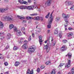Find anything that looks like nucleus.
<instances>
[{
    "instance_id": "obj_47",
    "label": "nucleus",
    "mask_w": 74,
    "mask_h": 74,
    "mask_svg": "<svg viewBox=\"0 0 74 74\" xmlns=\"http://www.w3.org/2000/svg\"><path fill=\"white\" fill-rule=\"evenodd\" d=\"M58 31L55 30L54 32V33L55 34H58Z\"/></svg>"
},
{
    "instance_id": "obj_6",
    "label": "nucleus",
    "mask_w": 74,
    "mask_h": 74,
    "mask_svg": "<svg viewBox=\"0 0 74 74\" xmlns=\"http://www.w3.org/2000/svg\"><path fill=\"white\" fill-rule=\"evenodd\" d=\"M73 2H72L67 1H65L64 3L66 5H73Z\"/></svg>"
},
{
    "instance_id": "obj_37",
    "label": "nucleus",
    "mask_w": 74,
    "mask_h": 74,
    "mask_svg": "<svg viewBox=\"0 0 74 74\" xmlns=\"http://www.w3.org/2000/svg\"><path fill=\"white\" fill-rule=\"evenodd\" d=\"M3 35H4V32H0V37L2 36H3Z\"/></svg>"
},
{
    "instance_id": "obj_2",
    "label": "nucleus",
    "mask_w": 74,
    "mask_h": 74,
    "mask_svg": "<svg viewBox=\"0 0 74 74\" xmlns=\"http://www.w3.org/2000/svg\"><path fill=\"white\" fill-rule=\"evenodd\" d=\"M35 49H36V47L34 45H32L28 49L27 52L29 53H32L34 52Z\"/></svg>"
},
{
    "instance_id": "obj_40",
    "label": "nucleus",
    "mask_w": 74,
    "mask_h": 74,
    "mask_svg": "<svg viewBox=\"0 0 74 74\" xmlns=\"http://www.w3.org/2000/svg\"><path fill=\"white\" fill-rule=\"evenodd\" d=\"M62 42L63 43H66L67 42V41L66 40H62Z\"/></svg>"
},
{
    "instance_id": "obj_18",
    "label": "nucleus",
    "mask_w": 74,
    "mask_h": 74,
    "mask_svg": "<svg viewBox=\"0 0 74 74\" xmlns=\"http://www.w3.org/2000/svg\"><path fill=\"white\" fill-rule=\"evenodd\" d=\"M35 6L36 7H35L36 8V9L39 11H40V8H38V5H35Z\"/></svg>"
},
{
    "instance_id": "obj_29",
    "label": "nucleus",
    "mask_w": 74,
    "mask_h": 74,
    "mask_svg": "<svg viewBox=\"0 0 74 74\" xmlns=\"http://www.w3.org/2000/svg\"><path fill=\"white\" fill-rule=\"evenodd\" d=\"M56 74V72L55 70H53L51 71V74Z\"/></svg>"
},
{
    "instance_id": "obj_39",
    "label": "nucleus",
    "mask_w": 74,
    "mask_h": 74,
    "mask_svg": "<svg viewBox=\"0 0 74 74\" xmlns=\"http://www.w3.org/2000/svg\"><path fill=\"white\" fill-rule=\"evenodd\" d=\"M70 17V15H66L65 16V18H69Z\"/></svg>"
},
{
    "instance_id": "obj_33",
    "label": "nucleus",
    "mask_w": 74,
    "mask_h": 74,
    "mask_svg": "<svg viewBox=\"0 0 74 74\" xmlns=\"http://www.w3.org/2000/svg\"><path fill=\"white\" fill-rule=\"evenodd\" d=\"M17 49H18V48L17 47H14L13 48L14 50L15 51H16L17 50Z\"/></svg>"
},
{
    "instance_id": "obj_58",
    "label": "nucleus",
    "mask_w": 74,
    "mask_h": 74,
    "mask_svg": "<svg viewBox=\"0 0 74 74\" xmlns=\"http://www.w3.org/2000/svg\"><path fill=\"white\" fill-rule=\"evenodd\" d=\"M24 42H25L26 44H27V41L26 40H25L24 41Z\"/></svg>"
},
{
    "instance_id": "obj_3",
    "label": "nucleus",
    "mask_w": 74,
    "mask_h": 74,
    "mask_svg": "<svg viewBox=\"0 0 74 74\" xmlns=\"http://www.w3.org/2000/svg\"><path fill=\"white\" fill-rule=\"evenodd\" d=\"M3 21H10L13 20V17L12 16H6L3 18Z\"/></svg>"
},
{
    "instance_id": "obj_51",
    "label": "nucleus",
    "mask_w": 74,
    "mask_h": 74,
    "mask_svg": "<svg viewBox=\"0 0 74 74\" xmlns=\"http://www.w3.org/2000/svg\"><path fill=\"white\" fill-rule=\"evenodd\" d=\"M23 4H27V2L26 1H24L23 2Z\"/></svg>"
},
{
    "instance_id": "obj_13",
    "label": "nucleus",
    "mask_w": 74,
    "mask_h": 74,
    "mask_svg": "<svg viewBox=\"0 0 74 74\" xmlns=\"http://www.w3.org/2000/svg\"><path fill=\"white\" fill-rule=\"evenodd\" d=\"M72 54L70 53H69L67 55H66V56H68L69 58L70 59L71 58Z\"/></svg>"
},
{
    "instance_id": "obj_28",
    "label": "nucleus",
    "mask_w": 74,
    "mask_h": 74,
    "mask_svg": "<svg viewBox=\"0 0 74 74\" xmlns=\"http://www.w3.org/2000/svg\"><path fill=\"white\" fill-rule=\"evenodd\" d=\"M44 17H40L39 18V20H40L41 21H44Z\"/></svg>"
},
{
    "instance_id": "obj_38",
    "label": "nucleus",
    "mask_w": 74,
    "mask_h": 74,
    "mask_svg": "<svg viewBox=\"0 0 74 74\" xmlns=\"http://www.w3.org/2000/svg\"><path fill=\"white\" fill-rule=\"evenodd\" d=\"M40 68L42 69H43L45 68V66L44 65H42L41 66Z\"/></svg>"
},
{
    "instance_id": "obj_16",
    "label": "nucleus",
    "mask_w": 74,
    "mask_h": 74,
    "mask_svg": "<svg viewBox=\"0 0 74 74\" xmlns=\"http://www.w3.org/2000/svg\"><path fill=\"white\" fill-rule=\"evenodd\" d=\"M73 35V33L71 32H70L68 34V37H70L72 36Z\"/></svg>"
},
{
    "instance_id": "obj_34",
    "label": "nucleus",
    "mask_w": 74,
    "mask_h": 74,
    "mask_svg": "<svg viewBox=\"0 0 74 74\" xmlns=\"http://www.w3.org/2000/svg\"><path fill=\"white\" fill-rule=\"evenodd\" d=\"M21 30L22 32H23L25 30V28L24 27H22L21 28Z\"/></svg>"
},
{
    "instance_id": "obj_48",
    "label": "nucleus",
    "mask_w": 74,
    "mask_h": 74,
    "mask_svg": "<svg viewBox=\"0 0 74 74\" xmlns=\"http://www.w3.org/2000/svg\"><path fill=\"white\" fill-rule=\"evenodd\" d=\"M37 71L38 73H39L40 71V68H38L37 69Z\"/></svg>"
},
{
    "instance_id": "obj_26",
    "label": "nucleus",
    "mask_w": 74,
    "mask_h": 74,
    "mask_svg": "<svg viewBox=\"0 0 74 74\" xmlns=\"http://www.w3.org/2000/svg\"><path fill=\"white\" fill-rule=\"evenodd\" d=\"M49 15H50V13L49 12L47 14L45 18H49Z\"/></svg>"
},
{
    "instance_id": "obj_12",
    "label": "nucleus",
    "mask_w": 74,
    "mask_h": 74,
    "mask_svg": "<svg viewBox=\"0 0 74 74\" xmlns=\"http://www.w3.org/2000/svg\"><path fill=\"white\" fill-rule=\"evenodd\" d=\"M19 8L21 9V10H24L25 9H26V6L25 5L21 6L19 7Z\"/></svg>"
},
{
    "instance_id": "obj_44",
    "label": "nucleus",
    "mask_w": 74,
    "mask_h": 74,
    "mask_svg": "<svg viewBox=\"0 0 74 74\" xmlns=\"http://www.w3.org/2000/svg\"><path fill=\"white\" fill-rule=\"evenodd\" d=\"M31 40H32V37H31V36H29L28 38V40L29 41H30Z\"/></svg>"
},
{
    "instance_id": "obj_14",
    "label": "nucleus",
    "mask_w": 74,
    "mask_h": 74,
    "mask_svg": "<svg viewBox=\"0 0 74 74\" xmlns=\"http://www.w3.org/2000/svg\"><path fill=\"white\" fill-rule=\"evenodd\" d=\"M16 34L18 36H22V33L20 31H17Z\"/></svg>"
},
{
    "instance_id": "obj_64",
    "label": "nucleus",
    "mask_w": 74,
    "mask_h": 74,
    "mask_svg": "<svg viewBox=\"0 0 74 74\" xmlns=\"http://www.w3.org/2000/svg\"><path fill=\"white\" fill-rule=\"evenodd\" d=\"M34 4H35V5H36V4H37V3H36V2H34Z\"/></svg>"
},
{
    "instance_id": "obj_15",
    "label": "nucleus",
    "mask_w": 74,
    "mask_h": 74,
    "mask_svg": "<svg viewBox=\"0 0 74 74\" xmlns=\"http://www.w3.org/2000/svg\"><path fill=\"white\" fill-rule=\"evenodd\" d=\"M22 47L24 49H26L27 48V45H26V44H24L23 45Z\"/></svg>"
},
{
    "instance_id": "obj_54",
    "label": "nucleus",
    "mask_w": 74,
    "mask_h": 74,
    "mask_svg": "<svg viewBox=\"0 0 74 74\" xmlns=\"http://www.w3.org/2000/svg\"><path fill=\"white\" fill-rule=\"evenodd\" d=\"M55 44H56V42L54 41L53 44V46H55Z\"/></svg>"
},
{
    "instance_id": "obj_19",
    "label": "nucleus",
    "mask_w": 74,
    "mask_h": 74,
    "mask_svg": "<svg viewBox=\"0 0 74 74\" xmlns=\"http://www.w3.org/2000/svg\"><path fill=\"white\" fill-rule=\"evenodd\" d=\"M0 26H1V29H3V23L1 21H0Z\"/></svg>"
},
{
    "instance_id": "obj_1",
    "label": "nucleus",
    "mask_w": 74,
    "mask_h": 74,
    "mask_svg": "<svg viewBox=\"0 0 74 74\" xmlns=\"http://www.w3.org/2000/svg\"><path fill=\"white\" fill-rule=\"evenodd\" d=\"M53 18L52 16V13H51L49 17V23H48V25H47V28L48 29H50L51 28V25L53 21Z\"/></svg>"
},
{
    "instance_id": "obj_21",
    "label": "nucleus",
    "mask_w": 74,
    "mask_h": 74,
    "mask_svg": "<svg viewBox=\"0 0 74 74\" xmlns=\"http://www.w3.org/2000/svg\"><path fill=\"white\" fill-rule=\"evenodd\" d=\"M24 38H20V41L19 42V43H20V42H23V41L24 40Z\"/></svg>"
},
{
    "instance_id": "obj_24",
    "label": "nucleus",
    "mask_w": 74,
    "mask_h": 74,
    "mask_svg": "<svg viewBox=\"0 0 74 74\" xmlns=\"http://www.w3.org/2000/svg\"><path fill=\"white\" fill-rule=\"evenodd\" d=\"M19 62H16V63H15L14 65L16 66H18V65H19Z\"/></svg>"
},
{
    "instance_id": "obj_5",
    "label": "nucleus",
    "mask_w": 74,
    "mask_h": 74,
    "mask_svg": "<svg viewBox=\"0 0 74 74\" xmlns=\"http://www.w3.org/2000/svg\"><path fill=\"white\" fill-rule=\"evenodd\" d=\"M43 48L44 49H46L47 52H48L49 51L50 49V47L48 45V44H47L46 46H45Z\"/></svg>"
},
{
    "instance_id": "obj_43",
    "label": "nucleus",
    "mask_w": 74,
    "mask_h": 74,
    "mask_svg": "<svg viewBox=\"0 0 74 74\" xmlns=\"http://www.w3.org/2000/svg\"><path fill=\"white\" fill-rule=\"evenodd\" d=\"M64 65V64H60V65H59L60 67H62V66H63Z\"/></svg>"
},
{
    "instance_id": "obj_49",
    "label": "nucleus",
    "mask_w": 74,
    "mask_h": 74,
    "mask_svg": "<svg viewBox=\"0 0 74 74\" xmlns=\"http://www.w3.org/2000/svg\"><path fill=\"white\" fill-rule=\"evenodd\" d=\"M31 2H32V1L31 0H28L27 1L28 3H31Z\"/></svg>"
},
{
    "instance_id": "obj_61",
    "label": "nucleus",
    "mask_w": 74,
    "mask_h": 74,
    "mask_svg": "<svg viewBox=\"0 0 74 74\" xmlns=\"http://www.w3.org/2000/svg\"><path fill=\"white\" fill-rule=\"evenodd\" d=\"M50 32V30L49 29L47 30V33H49Z\"/></svg>"
},
{
    "instance_id": "obj_60",
    "label": "nucleus",
    "mask_w": 74,
    "mask_h": 74,
    "mask_svg": "<svg viewBox=\"0 0 74 74\" xmlns=\"http://www.w3.org/2000/svg\"><path fill=\"white\" fill-rule=\"evenodd\" d=\"M69 30H71L72 29V28H70L69 27L68 28Z\"/></svg>"
},
{
    "instance_id": "obj_57",
    "label": "nucleus",
    "mask_w": 74,
    "mask_h": 74,
    "mask_svg": "<svg viewBox=\"0 0 74 74\" xmlns=\"http://www.w3.org/2000/svg\"><path fill=\"white\" fill-rule=\"evenodd\" d=\"M59 36L60 38L62 37V34L60 33L59 34Z\"/></svg>"
},
{
    "instance_id": "obj_27",
    "label": "nucleus",
    "mask_w": 74,
    "mask_h": 74,
    "mask_svg": "<svg viewBox=\"0 0 74 74\" xmlns=\"http://www.w3.org/2000/svg\"><path fill=\"white\" fill-rule=\"evenodd\" d=\"M50 39H51V42H53V38H52V37H49V40Z\"/></svg>"
},
{
    "instance_id": "obj_22",
    "label": "nucleus",
    "mask_w": 74,
    "mask_h": 74,
    "mask_svg": "<svg viewBox=\"0 0 74 74\" xmlns=\"http://www.w3.org/2000/svg\"><path fill=\"white\" fill-rule=\"evenodd\" d=\"M34 18L35 20H36L37 21H39L40 20V17L39 16L35 17Z\"/></svg>"
},
{
    "instance_id": "obj_41",
    "label": "nucleus",
    "mask_w": 74,
    "mask_h": 74,
    "mask_svg": "<svg viewBox=\"0 0 74 74\" xmlns=\"http://www.w3.org/2000/svg\"><path fill=\"white\" fill-rule=\"evenodd\" d=\"M66 14H62V17L63 18H66Z\"/></svg>"
},
{
    "instance_id": "obj_31",
    "label": "nucleus",
    "mask_w": 74,
    "mask_h": 74,
    "mask_svg": "<svg viewBox=\"0 0 74 74\" xmlns=\"http://www.w3.org/2000/svg\"><path fill=\"white\" fill-rule=\"evenodd\" d=\"M23 2H24V1L23 0H18V2L19 3H21V4H23Z\"/></svg>"
},
{
    "instance_id": "obj_32",
    "label": "nucleus",
    "mask_w": 74,
    "mask_h": 74,
    "mask_svg": "<svg viewBox=\"0 0 74 74\" xmlns=\"http://www.w3.org/2000/svg\"><path fill=\"white\" fill-rule=\"evenodd\" d=\"M30 74V69H28L27 72L26 74Z\"/></svg>"
},
{
    "instance_id": "obj_63",
    "label": "nucleus",
    "mask_w": 74,
    "mask_h": 74,
    "mask_svg": "<svg viewBox=\"0 0 74 74\" xmlns=\"http://www.w3.org/2000/svg\"><path fill=\"white\" fill-rule=\"evenodd\" d=\"M48 41V40H46L45 41V43H47V41Z\"/></svg>"
},
{
    "instance_id": "obj_36",
    "label": "nucleus",
    "mask_w": 74,
    "mask_h": 74,
    "mask_svg": "<svg viewBox=\"0 0 74 74\" xmlns=\"http://www.w3.org/2000/svg\"><path fill=\"white\" fill-rule=\"evenodd\" d=\"M37 15V14L36 13H33L32 14L30 15L32 16H35V15Z\"/></svg>"
},
{
    "instance_id": "obj_7",
    "label": "nucleus",
    "mask_w": 74,
    "mask_h": 74,
    "mask_svg": "<svg viewBox=\"0 0 74 74\" xmlns=\"http://www.w3.org/2000/svg\"><path fill=\"white\" fill-rule=\"evenodd\" d=\"M68 63L66 64V65L65 66V67H70L71 64V60H70V59L69 60H68Z\"/></svg>"
},
{
    "instance_id": "obj_17",
    "label": "nucleus",
    "mask_w": 74,
    "mask_h": 74,
    "mask_svg": "<svg viewBox=\"0 0 74 74\" xmlns=\"http://www.w3.org/2000/svg\"><path fill=\"white\" fill-rule=\"evenodd\" d=\"M11 34H8L7 36V39H10V38H11Z\"/></svg>"
},
{
    "instance_id": "obj_20",
    "label": "nucleus",
    "mask_w": 74,
    "mask_h": 74,
    "mask_svg": "<svg viewBox=\"0 0 74 74\" xmlns=\"http://www.w3.org/2000/svg\"><path fill=\"white\" fill-rule=\"evenodd\" d=\"M14 27V26L13 24H11L10 25L9 28L10 29H12Z\"/></svg>"
},
{
    "instance_id": "obj_62",
    "label": "nucleus",
    "mask_w": 74,
    "mask_h": 74,
    "mask_svg": "<svg viewBox=\"0 0 74 74\" xmlns=\"http://www.w3.org/2000/svg\"><path fill=\"white\" fill-rule=\"evenodd\" d=\"M57 74H61V72H59Z\"/></svg>"
},
{
    "instance_id": "obj_23",
    "label": "nucleus",
    "mask_w": 74,
    "mask_h": 74,
    "mask_svg": "<svg viewBox=\"0 0 74 74\" xmlns=\"http://www.w3.org/2000/svg\"><path fill=\"white\" fill-rule=\"evenodd\" d=\"M71 71L72 74H74V67L71 69Z\"/></svg>"
},
{
    "instance_id": "obj_9",
    "label": "nucleus",
    "mask_w": 74,
    "mask_h": 74,
    "mask_svg": "<svg viewBox=\"0 0 74 74\" xmlns=\"http://www.w3.org/2000/svg\"><path fill=\"white\" fill-rule=\"evenodd\" d=\"M67 49V47L65 45H63L61 48V51H66Z\"/></svg>"
},
{
    "instance_id": "obj_42",
    "label": "nucleus",
    "mask_w": 74,
    "mask_h": 74,
    "mask_svg": "<svg viewBox=\"0 0 74 74\" xmlns=\"http://www.w3.org/2000/svg\"><path fill=\"white\" fill-rule=\"evenodd\" d=\"M17 16L19 19H23V17L20 16Z\"/></svg>"
},
{
    "instance_id": "obj_46",
    "label": "nucleus",
    "mask_w": 74,
    "mask_h": 74,
    "mask_svg": "<svg viewBox=\"0 0 74 74\" xmlns=\"http://www.w3.org/2000/svg\"><path fill=\"white\" fill-rule=\"evenodd\" d=\"M4 64L5 66H8V63L7 62H5L4 63Z\"/></svg>"
},
{
    "instance_id": "obj_56",
    "label": "nucleus",
    "mask_w": 74,
    "mask_h": 74,
    "mask_svg": "<svg viewBox=\"0 0 74 74\" xmlns=\"http://www.w3.org/2000/svg\"><path fill=\"white\" fill-rule=\"evenodd\" d=\"M9 48V45H7V46H6V49H8Z\"/></svg>"
},
{
    "instance_id": "obj_30",
    "label": "nucleus",
    "mask_w": 74,
    "mask_h": 74,
    "mask_svg": "<svg viewBox=\"0 0 74 74\" xmlns=\"http://www.w3.org/2000/svg\"><path fill=\"white\" fill-rule=\"evenodd\" d=\"M71 10H74V5H72L70 8Z\"/></svg>"
},
{
    "instance_id": "obj_50",
    "label": "nucleus",
    "mask_w": 74,
    "mask_h": 74,
    "mask_svg": "<svg viewBox=\"0 0 74 74\" xmlns=\"http://www.w3.org/2000/svg\"><path fill=\"white\" fill-rule=\"evenodd\" d=\"M65 22L66 23H68V19H65Z\"/></svg>"
},
{
    "instance_id": "obj_59",
    "label": "nucleus",
    "mask_w": 74,
    "mask_h": 74,
    "mask_svg": "<svg viewBox=\"0 0 74 74\" xmlns=\"http://www.w3.org/2000/svg\"><path fill=\"white\" fill-rule=\"evenodd\" d=\"M4 37L1 36V40H3V39H4Z\"/></svg>"
},
{
    "instance_id": "obj_53",
    "label": "nucleus",
    "mask_w": 74,
    "mask_h": 74,
    "mask_svg": "<svg viewBox=\"0 0 74 74\" xmlns=\"http://www.w3.org/2000/svg\"><path fill=\"white\" fill-rule=\"evenodd\" d=\"M30 74H33V70H32L31 71H30Z\"/></svg>"
},
{
    "instance_id": "obj_25",
    "label": "nucleus",
    "mask_w": 74,
    "mask_h": 74,
    "mask_svg": "<svg viewBox=\"0 0 74 74\" xmlns=\"http://www.w3.org/2000/svg\"><path fill=\"white\" fill-rule=\"evenodd\" d=\"M55 20L57 22H58V21H59V20H60V18L59 17H57L56 18Z\"/></svg>"
},
{
    "instance_id": "obj_55",
    "label": "nucleus",
    "mask_w": 74,
    "mask_h": 74,
    "mask_svg": "<svg viewBox=\"0 0 74 74\" xmlns=\"http://www.w3.org/2000/svg\"><path fill=\"white\" fill-rule=\"evenodd\" d=\"M32 36L33 37V38L34 37V33H32Z\"/></svg>"
},
{
    "instance_id": "obj_45",
    "label": "nucleus",
    "mask_w": 74,
    "mask_h": 74,
    "mask_svg": "<svg viewBox=\"0 0 74 74\" xmlns=\"http://www.w3.org/2000/svg\"><path fill=\"white\" fill-rule=\"evenodd\" d=\"M14 32H16V31H17V28H16V27H14Z\"/></svg>"
},
{
    "instance_id": "obj_11",
    "label": "nucleus",
    "mask_w": 74,
    "mask_h": 74,
    "mask_svg": "<svg viewBox=\"0 0 74 74\" xmlns=\"http://www.w3.org/2000/svg\"><path fill=\"white\" fill-rule=\"evenodd\" d=\"M8 10V8H7L5 9H0V11L1 12H5V11H6V10Z\"/></svg>"
},
{
    "instance_id": "obj_4",
    "label": "nucleus",
    "mask_w": 74,
    "mask_h": 74,
    "mask_svg": "<svg viewBox=\"0 0 74 74\" xmlns=\"http://www.w3.org/2000/svg\"><path fill=\"white\" fill-rule=\"evenodd\" d=\"M53 0H48L45 3V6H50L52 4Z\"/></svg>"
},
{
    "instance_id": "obj_10",
    "label": "nucleus",
    "mask_w": 74,
    "mask_h": 74,
    "mask_svg": "<svg viewBox=\"0 0 74 74\" xmlns=\"http://www.w3.org/2000/svg\"><path fill=\"white\" fill-rule=\"evenodd\" d=\"M39 41L40 45H42V36H40L39 37Z\"/></svg>"
},
{
    "instance_id": "obj_35",
    "label": "nucleus",
    "mask_w": 74,
    "mask_h": 74,
    "mask_svg": "<svg viewBox=\"0 0 74 74\" xmlns=\"http://www.w3.org/2000/svg\"><path fill=\"white\" fill-rule=\"evenodd\" d=\"M46 64H47V65H48V64H51V62L50 61H49L48 62H46Z\"/></svg>"
},
{
    "instance_id": "obj_52",
    "label": "nucleus",
    "mask_w": 74,
    "mask_h": 74,
    "mask_svg": "<svg viewBox=\"0 0 74 74\" xmlns=\"http://www.w3.org/2000/svg\"><path fill=\"white\" fill-rule=\"evenodd\" d=\"M1 54H0V59H3V57H1Z\"/></svg>"
},
{
    "instance_id": "obj_8",
    "label": "nucleus",
    "mask_w": 74,
    "mask_h": 74,
    "mask_svg": "<svg viewBox=\"0 0 74 74\" xmlns=\"http://www.w3.org/2000/svg\"><path fill=\"white\" fill-rule=\"evenodd\" d=\"M34 7H36L35 5H32L29 6H26V9L27 10H33Z\"/></svg>"
}]
</instances>
